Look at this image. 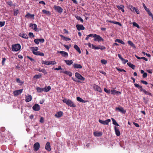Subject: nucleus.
<instances>
[{"label":"nucleus","instance_id":"f257e3e1","mask_svg":"<svg viewBox=\"0 0 153 153\" xmlns=\"http://www.w3.org/2000/svg\"><path fill=\"white\" fill-rule=\"evenodd\" d=\"M64 103H65L68 106L74 108L76 107V105L74 102L70 99H67L65 98L62 100Z\"/></svg>","mask_w":153,"mask_h":153},{"label":"nucleus","instance_id":"f03ea898","mask_svg":"<svg viewBox=\"0 0 153 153\" xmlns=\"http://www.w3.org/2000/svg\"><path fill=\"white\" fill-rule=\"evenodd\" d=\"M21 48V46L19 44H17L13 45L12 46V50L13 51H17Z\"/></svg>","mask_w":153,"mask_h":153},{"label":"nucleus","instance_id":"7ed1b4c3","mask_svg":"<svg viewBox=\"0 0 153 153\" xmlns=\"http://www.w3.org/2000/svg\"><path fill=\"white\" fill-rule=\"evenodd\" d=\"M94 41H97L98 42H100L101 41H103V39L100 36L95 34L94 36Z\"/></svg>","mask_w":153,"mask_h":153},{"label":"nucleus","instance_id":"20e7f679","mask_svg":"<svg viewBox=\"0 0 153 153\" xmlns=\"http://www.w3.org/2000/svg\"><path fill=\"white\" fill-rule=\"evenodd\" d=\"M36 90L39 92H41L43 91L47 92L48 91V87L46 86L44 88H40L39 87H37L36 88Z\"/></svg>","mask_w":153,"mask_h":153},{"label":"nucleus","instance_id":"39448f33","mask_svg":"<svg viewBox=\"0 0 153 153\" xmlns=\"http://www.w3.org/2000/svg\"><path fill=\"white\" fill-rule=\"evenodd\" d=\"M99 122L104 125H108V123L111 122V120L110 119H108L105 121H103L99 119Z\"/></svg>","mask_w":153,"mask_h":153},{"label":"nucleus","instance_id":"423d86ee","mask_svg":"<svg viewBox=\"0 0 153 153\" xmlns=\"http://www.w3.org/2000/svg\"><path fill=\"white\" fill-rule=\"evenodd\" d=\"M75 76L78 79H79L83 81L85 80V78L78 72H76L75 73Z\"/></svg>","mask_w":153,"mask_h":153},{"label":"nucleus","instance_id":"0eeeda50","mask_svg":"<svg viewBox=\"0 0 153 153\" xmlns=\"http://www.w3.org/2000/svg\"><path fill=\"white\" fill-rule=\"evenodd\" d=\"M54 8L55 10L59 13H61L63 12V9L60 6L54 5Z\"/></svg>","mask_w":153,"mask_h":153},{"label":"nucleus","instance_id":"6e6552de","mask_svg":"<svg viewBox=\"0 0 153 153\" xmlns=\"http://www.w3.org/2000/svg\"><path fill=\"white\" fill-rule=\"evenodd\" d=\"M116 110H118L121 113L123 114H125L126 113V111L124 109V108L120 106L118 107H116L115 108Z\"/></svg>","mask_w":153,"mask_h":153},{"label":"nucleus","instance_id":"1a4fd4ad","mask_svg":"<svg viewBox=\"0 0 153 153\" xmlns=\"http://www.w3.org/2000/svg\"><path fill=\"white\" fill-rule=\"evenodd\" d=\"M93 87L95 90L100 93L102 92V90L101 88L97 85L94 84L93 85Z\"/></svg>","mask_w":153,"mask_h":153},{"label":"nucleus","instance_id":"9d476101","mask_svg":"<svg viewBox=\"0 0 153 153\" xmlns=\"http://www.w3.org/2000/svg\"><path fill=\"white\" fill-rule=\"evenodd\" d=\"M40 146L39 143L38 142H36L33 146L34 150L35 151H37L39 149Z\"/></svg>","mask_w":153,"mask_h":153},{"label":"nucleus","instance_id":"9b49d317","mask_svg":"<svg viewBox=\"0 0 153 153\" xmlns=\"http://www.w3.org/2000/svg\"><path fill=\"white\" fill-rule=\"evenodd\" d=\"M76 27L77 30H84L85 29V27L83 26L82 25H76Z\"/></svg>","mask_w":153,"mask_h":153},{"label":"nucleus","instance_id":"f8f14e48","mask_svg":"<svg viewBox=\"0 0 153 153\" xmlns=\"http://www.w3.org/2000/svg\"><path fill=\"white\" fill-rule=\"evenodd\" d=\"M23 91V89H21L15 91H13V94L15 96H17L21 94Z\"/></svg>","mask_w":153,"mask_h":153},{"label":"nucleus","instance_id":"ddd939ff","mask_svg":"<svg viewBox=\"0 0 153 153\" xmlns=\"http://www.w3.org/2000/svg\"><path fill=\"white\" fill-rule=\"evenodd\" d=\"M33 109L35 111H39L40 109L39 105L37 104H36L33 106Z\"/></svg>","mask_w":153,"mask_h":153},{"label":"nucleus","instance_id":"4468645a","mask_svg":"<svg viewBox=\"0 0 153 153\" xmlns=\"http://www.w3.org/2000/svg\"><path fill=\"white\" fill-rule=\"evenodd\" d=\"M30 27H32L33 29H34L35 31H38V29L37 28V25L35 24L31 23L30 25Z\"/></svg>","mask_w":153,"mask_h":153},{"label":"nucleus","instance_id":"2eb2a0df","mask_svg":"<svg viewBox=\"0 0 153 153\" xmlns=\"http://www.w3.org/2000/svg\"><path fill=\"white\" fill-rule=\"evenodd\" d=\"M57 52L61 53L63 56L67 57L68 56V53L64 51H58Z\"/></svg>","mask_w":153,"mask_h":153},{"label":"nucleus","instance_id":"dca6fc26","mask_svg":"<svg viewBox=\"0 0 153 153\" xmlns=\"http://www.w3.org/2000/svg\"><path fill=\"white\" fill-rule=\"evenodd\" d=\"M73 66L75 68L81 69L82 68V66L81 65L76 63H74L73 65Z\"/></svg>","mask_w":153,"mask_h":153},{"label":"nucleus","instance_id":"f3484780","mask_svg":"<svg viewBox=\"0 0 153 153\" xmlns=\"http://www.w3.org/2000/svg\"><path fill=\"white\" fill-rule=\"evenodd\" d=\"M106 22L111 23L115 24L118 25H119L120 26H121L122 25L119 22H117L115 21H112L111 20H106Z\"/></svg>","mask_w":153,"mask_h":153},{"label":"nucleus","instance_id":"a211bd4d","mask_svg":"<svg viewBox=\"0 0 153 153\" xmlns=\"http://www.w3.org/2000/svg\"><path fill=\"white\" fill-rule=\"evenodd\" d=\"M102 133L101 132L96 131L94 132V135L96 137H100L102 135Z\"/></svg>","mask_w":153,"mask_h":153},{"label":"nucleus","instance_id":"6ab92c4d","mask_svg":"<svg viewBox=\"0 0 153 153\" xmlns=\"http://www.w3.org/2000/svg\"><path fill=\"white\" fill-rule=\"evenodd\" d=\"M32 100V96L30 95H28L25 97V101L26 102H29Z\"/></svg>","mask_w":153,"mask_h":153},{"label":"nucleus","instance_id":"aec40b11","mask_svg":"<svg viewBox=\"0 0 153 153\" xmlns=\"http://www.w3.org/2000/svg\"><path fill=\"white\" fill-rule=\"evenodd\" d=\"M116 7L119 10H121L123 12H124L125 10L124 9V6L123 5H120V6L117 5Z\"/></svg>","mask_w":153,"mask_h":153},{"label":"nucleus","instance_id":"412c9836","mask_svg":"<svg viewBox=\"0 0 153 153\" xmlns=\"http://www.w3.org/2000/svg\"><path fill=\"white\" fill-rule=\"evenodd\" d=\"M114 128L116 135L117 136H119L120 134V133L119 131V129L117 128L116 126L114 127Z\"/></svg>","mask_w":153,"mask_h":153},{"label":"nucleus","instance_id":"4be33fe9","mask_svg":"<svg viewBox=\"0 0 153 153\" xmlns=\"http://www.w3.org/2000/svg\"><path fill=\"white\" fill-rule=\"evenodd\" d=\"M19 36H20L25 39H28V36L26 33H20Z\"/></svg>","mask_w":153,"mask_h":153},{"label":"nucleus","instance_id":"5701e85b","mask_svg":"<svg viewBox=\"0 0 153 153\" xmlns=\"http://www.w3.org/2000/svg\"><path fill=\"white\" fill-rule=\"evenodd\" d=\"M62 114L63 112L61 111H59L55 114V116L56 117L59 118L61 117Z\"/></svg>","mask_w":153,"mask_h":153},{"label":"nucleus","instance_id":"b1692460","mask_svg":"<svg viewBox=\"0 0 153 153\" xmlns=\"http://www.w3.org/2000/svg\"><path fill=\"white\" fill-rule=\"evenodd\" d=\"M111 94L113 95H114L115 94H121V92H120L117 91L115 90H111Z\"/></svg>","mask_w":153,"mask_h":153},{"label":"nucleus","instance_id":"393cba45","mask_svg":"<svg viewBox=\"0 0 153 153\" xmlns=\"http://www.w3.org/2000/svg\"><path fill=\"white\" fill-rule=\"evenodd\" d=\"M33 53L36 55H39L41 56H44V53L40 52L39 51L33 52Z\"/></svg>","mask_w":153,"mask_h":153},{"label":"nucleus","instance_id":"a878e982","mask_svg":"<svg viewBox=\"0 0 153 153\" xmlns=\"http://www.w3.org/2000/svg\"><path fill=\"white\" fill-rule=\"evenodd\" d=\"M74 48L80 54L81 53V52L80 50V48L79 47L76 45H74Z\"/></svg>","mask_w":153,"mask_h":153},{"label":"nucleus","instance_id":"bb28decb","mask_svg":"<svg viewBox=\"0 0 153 153\" xmlns=\"http://www.w3.org/2000/svg\"><path fill=\"white\" fill-rule=\"evenodd\" d=\"M64 61L65 62L67 65H71L73 63V62L71 60H65Z\"/></svg>","mask_w":153,"mask_h":153},{"label":"nucleus","instance_id":"cd10ccee","mask_svg":"<svg viewBox=\"0 0 153 153\" xmlns=\"http://www.w3.org/2000/svg\"><path fill=\"white\" fill-rule=\"evenodd\" d=\"M127 65H128L130 68H132L133 69H134L135 68V66L132 63H131L130 62H128L127 63Z\"/></svg>","mask_w":153,"mask_h":153},{"label":"nucleus","instance_id":"c85d7f7f","mask_svg":"<svg viewBox=\"0 0 153 153\" xmlns=\"http://www.w3.org/2000/svg\"><path fill=\"white\" fill-rule=\"evenodd\" d=\"M34 17V14H31L29 13H28L27 14H26L25 16V17L27 18H28L29 17L30 18H33Z\"/></svg>","mask_w":153,"mask_h":153},{"label":"nucleus","instance_id":"c756f323","mask_svg":"<svg viewBox=\"0 0 153 153\" xmlns=\"http://www.w3.org/2000/svg\"><path fill=\"white\" fill-rule=\"evenodd\" d=\"M111 119L113 122V124L114 125H115L117 126H120L118 123L116 122V121L113 118H111Z\"/></svg>","mask_w":153,"mask_h":153},{"label":"nucleus","instance_id":"7c9ffc66","mask_svg":"<svg viewBox=\"0 0 153 153\" xmlns=\"http://www.w3.org/2000/svg\"><path fill=\"white\" fill-rule=\"evenodd\" d=\"M128 44L130 45L131 47L134 48H136V47L134 44L131 41H129L128 42Z\"/></svg>","mask_w":153,"mask_h":153},{"label":"nucleus","instance_id":"2f4dec72","mask_svg":"<svg viewBox=\"0 0 153 153\" xmlns=\"http://www.w3.org/2000/svg\"><path fill=\"white\" fill-rule=\"evenodd\" d=\"M115 42H117L122 44H125L124 42L121 40L117 39L115 40Z\"/></svg>","mask_w":153,"mask_h":153},{"label":"nucleus","instance_id":"473e14b6","mask_svg":"<svg viewBox=\"0 0 153 153\" xmlns=\"http://www.w3.org/2000/svg\"><path fill=\"white\" fill-rule=\"evenodd\" d=\"M75 17L77 20L80 21L82 23L83 22V19L80 16H75Z\"/></svg>","mask_w":153,"mask_h":153},{"label":"nucleus","instance_id":"72a5a7b5","mask_svg":"<svg viewBox=\"0 0 153 153\" xmlns=\"http://www.w3.org/2000/svg\"><path fill=\"white\" fill-rule=\"evenodd\" d=\"M65 74L68 75L70 76H71L72 75V73L71 72L69 71H65Z\"/></svg>","mask_w":153,"mask_h":153},{"label":"nucleus","instance_id":"f704fd0d","mask_svg":"<svg viewBox=\"0 0 153 153\" xmlns=\"http://www.w3.org/2000/svg\"><path fill=\"white\" fill-rule=\"evenodd\" d=\"M14 12V16H17V14L19 13V10H15L14 9L13 10Z\"/></svg>","mask_w":153,"mask_h":153},{"label":"nucleus","instance_id":"c9c22d12","mask_svg":"<svg viewBox=\"0 0 153 153\" xmlns=\"http://www.w3.org/2000/svg\"><path fill=\"white\" fill-rule=\"evenodd\" d=\"M143 92L144 94H145L146 95H148L152 96V94L151 93L148 92L145 90H143Z\"/></svg>","mask_w":153,"mask_h":153},{"label":"nucleus","instance_id":"e433bc0d","mask_svg":"<svg viewBox=\"0 0 153 153\" xmlns=\"http://www.w3.org/2000/svg\"><path fill=\"white\" fill-rule=\"evenodd\" d=\"M133 25L134 26L137 27L138 29H140V27L135 22H133Z\"/></svg>","mask_w":153,"mask_h":153},{"label":"nucleus","instance_id":"4c0bfd02","mask_svg":"<svg viewBox=\"0 0 153 153\" xmlns=\"http://www.w3.org/2000/svg\"><path fill=\"white\" fill-rule=\"evenodd\" d=\"M92 48L94 49H99L100 47L99 46L97 47L95 45L92 44Z\"/></svg>","mask_w":153,"mask_h":153},{"label":"nucleus","instance_id":"58836bf2","mask_svg":"<svg viewBox=\"0 0 153 153\" xmlns=\"http://www.w3.org/2000/svg\"><path fill=\"white\" fill-rule=\"evenodd\" d=\"M101 62L102 64L105 65L107 63V61L104 59H102L101 60Z\"/></svg>","mask_w":153,"mask_h":153},{"label":"nucleus","instance_id":"ea45409f","mask_svg":"<svg viewBox=\"0 0 153 153\" xmlns=\"http://www.w3.org/2000/svg\"><path fill=\"white\" fill-rule=\"evenodd\" d=\"M56 62L54 61H52L50 62H48V65L52 64V65H55L56 64Z\"/></svg>","mask_w":153,"mask_h":153},{"label":"nucleus","instance_id":"a19ab883","mask_svg":"<svg viewBox=\"0 0 153 153\" xmlns=\"http://www.w3.org/2000/svg\"><path fill=\"white\" fill-rule=\"evenodd\" d=\"M129 7L130 10L132 11H134V10L135 9V8H136L135 7L133 6L132 5H129Z\"/></svg>","mask_w":153,"mask_h":153},{"label":"nucleus","instance_id":"79ce46f5","mask_svg":"<svg viewBox=\"0 0 153 153\" xmlns=\"http://www.w3.org/2000/svg\"><path fill=\"white\" fill-rule=\"evenodd\" d=\"M146 12L148 13V14L149 16H150L152 17H153V15L149 10H148Z\"/></svg>","mask_w":153,"mask_h":153},{"label":"nucleus","instance_id":"37998d69","mask_svg":"<svg viewBox=\"0 0 153 153\" xmlns=\"http://www.w3.org/2000/svg\"><path fill=\"white\" fill-rule=\"evenodd\" d=\"M76 99L78 101L80 102H82L83 101V100L79 97H76Z\"/></svg>","mask_w":153,"mask_h":153},{"label":"nucleus","instance_id":"c03bdc74","mask_svg":"<svg viewBox=\"0 0 153 153\" xmlns=\"http://www.w3.org/2000/svg\"><path fill=\"white\" fill-rule=\"evenodd\" d=\"M41 75H36L35 76H34V78L37 79L40 78L41 77Z\"/></svg>","mask_w":153,"mask_h":153},{"label":"nucleus","instance_id":"a18cd8bd","mask_svg":"<svg viewBox=\"0 0 153 153\" xmlns=\"http://www.w3.org/2000/svg\"><path fill=\"white\" fill-rule=\"evenodd\" d=\"M32 48H33V51L36 52V51H37L38 50V48L37 47H33Z\"/></svg>","mask_w":153,"mask_h":153},{"label":"nucleus","instance_id":"49530a36","mask_svg":"<svg viewBox=\"0 0 153 153\" xmlns=\"http://www.w3.org/2000/svg\"><path fill=\"white\" fill-rule=\"evenodd\" d=\"M5 22H0V27L4 26L5 25Z\"/></svg>","mask_w":153,"mask_h":153},{"label":"nucleus","instance_id":"de8ad7c7","mask_svg":"<svg viewBox=\"0 0 153 153\" xmlns=\"http://www.w3.org/2000/svg\"><path fill=\"white\" fill-rule=\"evenodd\" d=\"M104 90L105 92L108 94H109L110 93V90H107V89L105 88H104Z\"/></svg>","mask_w":153,"mask_h":153},{"label":"nucleus","instance_id":"09e8293b","mask_svg":"<svg viewBox=\"0 0 153 153\" xmlns=\"http://www.w3.org/2000/svg\"><path fill=\"white\" fill-rule=\"evenodd\" d=\"M16 81L18 83H21L22 84H23L24 83V82H21V80H20V79H19V78H17L16 79Z\"/></svg>","mask_w":153,"mask_h":153},{"label":"nucleus","instance_id":"8fccbe9b","mask_svg":"<svg viewBox=\"0 0 153 153\" xmlns=\"http://www.w3.org/2000/svg\"><path fill=\"white\" fill-rule=\"evenodd\" d=\"M2 65H4V63L6 60V58H2Z\"/></svg>","mask_w":153,"mask_h":153},{"label":"nucleus","instance_id":"3c124183","mask_svg":"<svg viewBox=\"0 0 153 153\" xmlns=\"http://www.w3.org/2000/svg\"><path fill=\"white\" fill-rule=\"evenodd\" d=\"M116 68L118 71H120V72H123V71L125 72H126V71L125 70H124V69H120V68Z\"/></svg>","mask_w":153,"mask_h":153},{"label":"nucleus","instance_id":"603ef678","mask_svg":"<svg viewBox=\"0 0 153 153\" xmlns=\"http://www.w3.org/2000/svg\"><path fill=\"white\" fill-rule=\"evenodd\" d=\"M143 5L144 9H145V10H146V11H147L148 10H149V9L146 7L144 3H143Z\"/></svg>","mask_w":153,"mask_h":153},{"label":"nucleus","instance_id":"864d4df0","mask_svg":"<svg viewBox=\"0 0 153 153\" xmlns=\"http://www.w3.org/2000/svg\"><path fill=\"white\" fill-rule=\"evenodd\" d=\"M34 42L36 44H38L39 43L38 39H35L34 40Z\"/></svg>","mask_w":153,"mask_h":153},{"label":"nucleus","instance_id":"5fc2aeb1","mask_svg":"<svg viewBox=\"0 0 153 153\" xmlns=\"http://www.w3.org/2000/svg\"><path fill=\"white\" fill-rule=\"evenodd\" d=\"M7 3L10 6H12L13 5V3H12V1H7Z\"/></svg>","mask_w":153,"mask_h":153},{"label":"nucleus","instance_id":"6e6d98bb","mask_svg":"<svg viewBox=\"0 0 153 153\" xmlns=\"http://www.w3.org/2000/svg\"><path fill=\"white\" fill-rule=\"evenodd\" d=\"M122 61L123 64H125L126 62H128V60L123 59L122 60Z\"/></svg>","mask_w":153,"mask_h":153},{"label":"nucleus","instance_id":"4d7b16f0","mask_svg":"<svg viewBox=\"0 0 153 153\" xmlns=\"http://www.w3.org/2000/svg\"><path fill=\"white\" fill-rule=\"evenodd\" d=\"M27 58L29 59L32 62H33V61H34V59L30 57L29 56H27Z\"/></svg>","mask_w":153,"mask_h":153},{"label":"nucleus","instance_id":"13d9d810","mask_svg":"<svg viewBox=\"0 0 153 153\" xmlns=\"http://www.w3.org/2000/svg\"><path fill=\"white\" fill-rule=\"evenodd\" d=\"M99 47H100L99 49H100L101 50H104L105 49V47L103 46H99Z\"/></svg>","mask_w":153,"mask_h":153},{"label":"nucleus","instance_id":"bf43d9fd","mask_svg":"<svg viewBox=\"0 0 153 153\" xmlns=\"http://www.w3.org/2000/svg\"><path fill=\"white\" fill-rule=\"evenodd\" d=\"M29 36L30 37H34V36L33 35V33L31 32H30L29 33Z\"/></svg>","mask_w":153,"mask_h":153},{"label":"nucleus","instance_id":"052dcab7","mask_svg":"<svg viewBox=\"0 0 153 153\" xmlns=\"http://www.w3.org/2000/svg\"><path fill=\"white\" fill-rule=\"evenodd\" d=\"M141 82L142 83L144 84H145L146 85L148 84V82L146 81H145L144 80H141Z\"/></svg>","mask_w":153,"mask_h":153},{"label":"nucleus","instance_id":"680f3d73","mask_svg":"<svg viewBox=\"0 0 153 153\" xmlns=\"http://www.w3.org/2000/svg\"><path fill=\"white\" fill-rule=\"evenodd\" d=\"M147 74L145 72L143 74V77L144 78H145L147 76Z\"/></svg>","mask_w":153,"mask_h":153},{"label":"nucleus","instance_id":"e2e57ef3","mask_svg":"<svg viewBox=\"0 0 153 153\" xmlns=\"http://www.w3.org/2000/svg\"><path fill=\"white\" fill-rule=\"evenodd\" d=\"M39 42L41 43H43L44 41V39H38Z\"/></svg>","mask_w":153,"mask_h":153},{"label":"nucleus","instance_id":"0e129e2a","mask_svg":"<svg viewBox=\"0 0 153 153\" xmlns=\"http://www.w3.org/2000/svg\"><path fill=\"white\" fill-rule=\"evenodd\" d=\"M41 72H42L44 74H47V71L46 70H45L44 69H42V71H41Z\"/></svg>","mask_w":153,"mask_h":153},{"label":"nucleus","instance_id":"69168bd1","mask_svg":"<svg viewBox=\"0 0 153 153\" xmlns=\"http://www.w3.org/2000/svg\"><path fill=\"white\" fill-rule=\"evenodd\" d=\"M42 12L43 13H44V14H48V11H46L45 10H42Z\"/></svg>","mask_w":153,"mask_h":153},{"label":"nucleus","instance_id":"338daca9","mask_svg":"<svg viewBox=\"0 0 153 153\" xmlns=\"http://www.w3.org/2000/svg\"><path fill=\"white\" fill-rule=\"evenodd\" d=\"M42 63L43 64L48 65V62L45 61H42Z\"/></svg>","mask_w":153,"mask_h":153},{"label":"nucleus","instance_id":"774afa93","mask_svg":"<svg viewBox=\"0 0 153 153\" xmlns=\"http://www.w3.org/2000/svg\"><path fill=\"white\" fill-rule=\"evenodd\" d=\"M133 124L136 127H139L140 126L137 123H135V122H133Z\"/></svg>","mask_w":153,"mask_h":153}]
</instances>
